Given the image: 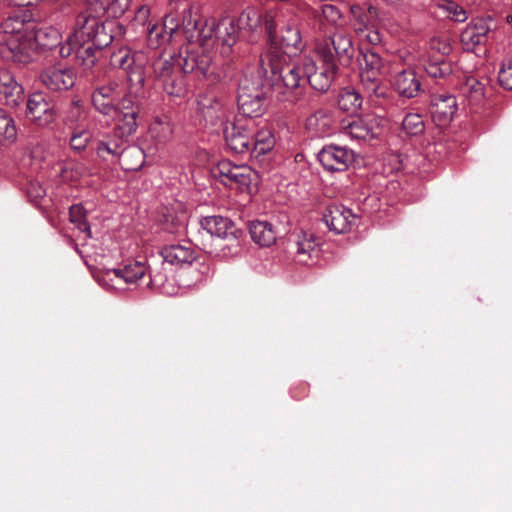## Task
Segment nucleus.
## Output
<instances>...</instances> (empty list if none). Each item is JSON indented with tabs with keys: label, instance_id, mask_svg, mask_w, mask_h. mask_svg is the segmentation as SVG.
<instances>
[{
	"label": "nucleus",
	"instance_id": "nucleus-26",
	"mask_svg": "<svg viewBox=\"0 0 512 512\" xmlns=\"http://www.w3.org/2000/svg\"><path fill=\"white\" fill-rule=\"evenodd\" d=\"M239 27L233 18L225 17L217 22L216 42L221 44V54L227 56L238 38Z\"/></svg>",
	"mask_w": 512,
	"mask_h": 512
},
{
	"label": "nucleus",
	"instance_id": "nucleus-28",
	"mask_svg": "<svg viewBox=\"0 0 512 512\" xmlns=\"http://www.w3.org/2000/svg\"><path fill=\"white\" fill-rule=\"evenodd\" d=\"M147 271L150 279L148 285L164 291L172 273L171 267L166 262H163L162 257L158 254L149 259Z\"/></svg>",
	"mask_w": 512,
	"mask_h": 512
},
{
	"label": "nucleus",
	"instance_id": "nucleus-13",
	"mask_svg": "<svg viewBox=\"0 0 512 512\" xmlns=\"http://www.w3.org/2000/svg\"><path fill=\"white\" fill-rule=\"evenodd\" d=\"M27 119L38 127H47L56 117V112L42 93H33L26 104Z\"/></svg>",
	"mask_w": 512,
	"mask_h": 512
},
{
	"label": "nucleus",
	"instance_id": "nucleus-61",
	"mask_svg": "<svg viewBox=\"0 0 512 512\" xmlns=\"http://www.w3.org/2000/svg\"><path fill=\"white\" fill-rule=\"evenodd\" d=\"M188 66H182L183 73H191L195 70V66H190V69H187Z\"/></svg>",
	"mask_w": 512,
	"mask_h": 512
},
{
	"label": "nucleus",
	"instance_id": "nucleus-32",
	"mask_svg": "<svg viewBox=\"0 0 512 512\" xmlns=\"http://www.w3.org/2000/svg\"><path fill=\"white\" fill-rule=\"evenodd\" d=\"M59 52L63 58L69 57L73 52H75L77 57L82 58V64H95L96 61V59L90 55L93 53L92 46H81L70 35L67 38L66 44L60 47Z\"/></svg>",
	"mask_w": 512,
	"mask_h": 512
},
{
	"label": "nucleus",
	"instance_id": "nucleus-45",
	"mask_svg": "<svg viewBox=\"0 0 512 512\" xmlns=\"http://www.w3.org/2000/svg\"><path fill=\"white\" fill-rule=\"evenodd\" d=\"M92 138V134L86 129H76L70 137V146L74 151L84 150Z\"/></svg>",
	"mask_w": 512,
	"mask_h": 512
},
{
	"label": "nucleus",
	"instance_id": "nucleus-44",
	"mask_svg": "<svg viewBox=\"0 0 512 512\" xmlns=\"http://www.w3.org/2000/svg\"><path fill=\"white\" fill-rule=\"evenodd\" d=\"M126 75L130 83L131 89L135 93L139 92V89L143 87L145 76L143 66H127Z\"/></svg>",
	"mask_w": 512,
	"mask_h": 512
},
{
	"label": "nucleus",
	"instance_id": "nucleus-25",
	"mask_svg": "<svg viewBox=\"0 0 512 512\" xmlns=\"http://www.w3.org/2000/svg\"><path fill=\"white\" fill-rule=\"evenodd\" d=\"M199 224L203 230L219 240L222 237H227V235L238 233V228L235 224L230 219L220 215L202 217Z\"/></svg>",
	"mask_w": 512,
	"mask_h": 512
},
{
	"label": "nucleus",
	"instance_id": "nucleus-60",
	"mask_svg": "<svg viewBox=\"0 0 512 512\" xmlns=\"http://www.w3.org/2000/svg\"><path fill=\"white\" fill-rule=\"evenodd\" d=\"M363 57H364L366 64L374 65V64H377L379 61V56L373 51H367L363 55Z\"/></svg>",
	"mask_w": 512,
	"mask_h": 512
},
{
	"label": "nucleus",
	"instance_id": "nucleus-59",
	"mask_svg": "<svg viewBox=\"0 0 512 512\" xmlns=\"http://www.w3.org/2000/svg\"><path fill=\"white\" fill-rule=\"evenodd\" d=\"M366 40L373 45H376L380 43L381 37L380 34L377 31L368 30V32L365 34Z\"/></svg>",
	"mask_w": 512,
	"mask_h": 512
},
{
	"label": "nucleus",
	"instance_id": "nucleus-47",
	"mask_svg": "<svg viewBox=\"0 0 512 512\" xmlns=\"http://www.w3.org/2000/svg\"><path fill=\"white\" fill-rule=\"evenodd\" d=\"M112 22H103L99 20V26L95 30V36L92 40L98 47L107 46L112 41V35L107 32V26H111Z\"/></svg>",
	"mask_w": 512,
	"mask_h": 512
},
{
	"label": "nucleus",
	"instance_id": "nucleus-42",
	"mask_svg": "<svg viewBox=\"0 0 512 512\" xmlns=\"http://www.w3.org/2000/svg\"><path fill=\"white\" fill-rule=\"evenodd\" d=\"M145 54L142 51H131L128 48H121L113 55V61L117 64H142Z\"/></svg>",
	"mask_w": 512,
	"mask_h": 512
},
{
	"label": "nucleus",
	"instance_id": "nucleus-35",
	"mask_svg": "<svg viewBox=\"0 0 512 512\" xmlns=\"http://www.w3.org/2000/svg\"><path fill=\"white\" fill-rule=\"evenodd\" d=\"M462 94L469 98L472 104H478L484 97V86L474 76H464L460 84Z\"/></svg>",
	"mask_w": 512,
	"mask_h": 512
},
{
	"label": "nucleus",
	"instance_id": "nucleus-21",
	"mask_svg": "<svg viewBox=\"0 0 512 512\" xmlns=\"http://www.w3.org/2000/svg\"><path fill=\"white\" fill-rule=\"evenodd\" d=\"M379 125L373 118H357L343 126V134L351 140L368 141L378 135Z\"/></svg>",
	"mask_w": 512,
	"mask_h": 512
},
{
	"label": "nucleus",
	"instance_id": "nucleus-11",
	"mask_svg": "<svg viewBox=\"0 0 512 512\" xmlns=\"http://www.w3.org/2000/svg\"><path fill=\"white\" fill-rule=\"evenodd\" d=\"M147 268L143 262L135 261L123 267L108 269L103 275V281L114 289H122L121 283L136 284L146 275Z\"/></svg>",
	"mask_w": 512,
	"mask_h": 512
},
{
	"label": "nucleus",
	"instance_id": "nucleus-23",
	"mask_svg": "<svg viewBox=\"0 0 512 512\" xmlns=\"http://www.w3.org/2000/svg\"><path fill=\"white\" fill-rule=\"evenodd\" d=\"M337 66H307L306 82L320 92L327 91L335 79Z\"/></svg>",
	"mask_w": 512,
	"mask_h": 512
},
{
	"label": "nucleus",
	"instance_id": "nucleus-50",
	"mask_svg": "<svg viewBox=\"0 0 512 512\" xmlns=\"http://www.w3.org/2000/svg\"><path fill=\"white\" fill-rule=\"evenodd\" d=\"M273 146H274V140H268V142H266V143H261V142L254 141L252 139L251 150H250L249 154L252 157L257 158V157L269 152L273 148Z\"/></svg>",
	"mask_w": 512,
	"mask_h": 512
},
{
	"label": "nucleus",
	"instance_id": "nucleus-9",
	"mask_svg": "<svg viewBox=\"0 0 512 512\" xmlns=\"http://www.w3.org/2000/svg\"><path fill=\"white\" fill-rule=\"evenodd\" d=\"M214 175L220 179L223 185L244 190L249 188L252 182L253 171L249 166L236 165L229 160H222L215 168Z\"/></svg>",
	"mask_w": 512,
	"mask_h": 512
},
{
	"label": "nucleus",
	"instance_id": "nucleus-7",
	"mask_svg": "<svg viewBox=\"0 0 512 512\" xmlns=\"http://www.w3.org/2000/svg\"><path fill=\"white\" fill-rule=\"evenodd\" d=\"M105 12L106 3L104 1L91 4L85 12L78 15L74 32L70 36L81 46H85L95 36V30L99 26V17Z\"/></svg>",
	"mask_w": 512,
	"mask_h": 512
},
{
	"label": "nucleus",
	"instance_id": "nucleus-46",
	"mask_svg": "<svg viewBox=\"0 0 512 512\" xmlns=\"http://www.w3.org/2000/svg\"><path fill=\"white\" fill-rule=\"evenodd\" d=\"M149 17L150 9L145 5L140 6L135 12L134 18L131 22L132 28L136 31L139 30V28H142L141 32L143 33L144 30H147L148 25L152 24L149 21Z\"/></svg>",
	"mask_w": 512,
	"mask_h": 512
},
{
	"label": "nucleus",
	"instance_id": "nucleus-31",
	"mask_svg": "<svg viewBox=\"0 0 512 512\" xmlns=\"http://www.w3.org/2000/svg\"><path fill=\"white\" fill-rule=\"evenodd\" d=\"M360 83L364 89L376 95H379L381 84L380 66H360L359 70Z\"/></svg>",
	"mask_w": 512,
	"mask_h": 512
},
{
	"label": "nucleus",
	"instance_id": "nucleus-53",
	"mask_svg": "<svg viewBox=\"0 0 512 512\" xmlns=\"http://www.w3.org/2000/svg\"><path fill=\"white\" fill-rule=\"evenodd\" d=\"M426 73L432 78H446L452 74V66H424Z\"/></svg>",
	"mask_w": 512,
	"mask_h": 512
},
{
	"label": "nucleus",
	"instance_id": "nucleus-3",
	"mask_svg": "<svg viewBox=\"0 0 512 512\" xmlns=\"http://www.w3.org/2000/svg\"><path fill=\"white\" fill-rule=\"evenodd\" d=\"M267 73L265 66H247L237 97L243 116L253 118L262 115L268 93L274 89V83L266 77Z\"/></svg>",
	"mask_w": 512,
	"mask_h": 512
},
{
	"label": "nucleus",
	"instance_id": "nucleus-51",
	"mask_svg": "<svg viewBox=\"0 0 512 512\" xmlns=\"http://www.w3.org/2000/svg\"><path fill=\"white\" fill-rule=\"evenodd\" d=\"M498 81L503 88L512 90V66H501L498 71Z\"/></svg>",
	"mask_w": 512,
	"mask_h": 512
},
{
	"label": "nucleus",
	"instance_id": "nucleus-34",
	"mask_svg": "<svg viewBox=\"0 0 512 512\" xmlns=\"http://www.w3.org/2000/svg\"><path fill=\"white\" fill-rule=\"evenodd\" d=\"M241 236L242 231L238 229V233H233L232 235H227V237H222L217 243V247H219V255L224 258L235 257L240 254L242 250L241 244Z\"/></svg>",
	"mask_w": 512,
	"mask_h": 512
},
{
	"label": "nucleus",
	"instance_id": "nucleus-20",
	"mask_svg": "<svg viewBox=\"0 0 512 512\" xmlns=\"http://www.w3.org/2000/svg\"><path fill=\"white\" fill-rule=\"evenodd\" d=\"M0 101L17 107L24 101V89L6 68L0 70Z\"/></svg>",
	"mask_w": 512,
	"mask_h": 512
},
{
	"label": "nucleus",
	"instance_id": "nucleus-64",
	"mask_svg": "<svg viewBox=\"0 0 512 512\" xmlns=\"http://www.w3.org/2000/svg\"><path fill=\"white\" fill-rule=\"evenodd\" d=\"M507 21L512 25V13L507 16Z\"/></svg>",
	"mask_w": 512,
	"mask_h": 512
},
{
	"label": "nucleus",
	"instance_id": "nucleus-55",
	"mask_svg": "<svg viewBox=\"0 0 512 512\" xmlns=\"http://www.w3.org/2000/svg\"><path fill=\"white\" fill-rule=\"evenodd\" d=\"M318 54L321 56L323 64H334V55L331 48L328 45L318 47Z\"/></svg>",
	"mask_w": 512,
	"mask_h": 512
},
{
	"label": "nucleus",
	"instance_id": "nucleus-37",
	"mask_svg": "<svg viewBox=\"0 0 512 512\" xmlns=\"http://www.w3.org/2000/svg\"><path fill=\"white\" fill-rule=\"evenodd\" d=\"M362 105L361 95L353 88H343L338 95V106L346 112H354Z\"/></svg>",
	"mask_w": 512,
	"mask_h": 512
},
{
	"label": "nucleus",
	"instance_id": "nucleus-12",
	"mask_svg": "<svg viewBox=\"0 0 512 512\" xmlns=\"http://www.w3.org/2000/svg\"><path fill=\"white\" fill-rule=\"evenodd\" d=\"M307 66H265L267 78L274 83V88L280 86L295 89L306 83Z\"/></svg>",
	"mask_w": 512,
	"mask_h": 512
},
{
	"label": "nucleus",
	"instance_id": "nucleus-43",
	"mask_svg": "<svg viewBox=\"0 0 512 512\" xmlns=\"http://www.w3.org/2000/svg\"><path fill=\"white\" fill-rule=\"evenodd\" d=\"M87 117L88 113L85 107L82 105L81 101L78 99H74L66 112V122L70 124H75L85 121Z\"/></svg>",
	"mask_w": 512,
	"mask_h": 512
},
{
	"label": "nucleus",
	"instance_id": "nucleus-49",
	"mask_svg": "<svg viewBox=\"0 0 512 512\" xmlns=\"http://www.w3.org/2000/svg\"><path fill=\"white\" fill-rule=\"evenodd\" d=\"M128 141V138H126L125 142H124V152L123 154L121 155H117L116 157H119L120 158V162H121V165L123 166L124 169L126 170H136L138 169L141 164H143V161H140V164L135 166V167H132V166H128L127 163H126V159L130 156H134V155H138L142 158V151L140 149H138L137 147H132V148H129L127 149L126 148V143Z\"/></svg>",
	"mask_w": 512,
	"mask_h": 512
},
{
	"label": "nucleus",
	"instance_id": "nucleus-4",
	"mask_svg": "<svg viewBox=\"0 0 512 512\" xmlns=\"http://www.w3.org/2000/svg\"><path fill=\"white\" fill-rule=\"evenodd\" d=\"M182 25L190 42L201 46L216 42L217 22L214 18H202L198 6L192 5L183 11Z\"/></svg>",
	"mask_w": 512,
	"mask_h": 512
},
{
	"label": "nucleus",
	"instance_id": "nucleus-36",
	"mask_svg": "<svg viewBox=\"0 0 512 512\" xmlns=\"http://www.w3.org/2000/svg\"><path fill=\"white\" fill-rule=\"evenodd\" d=\"M17 140V128L12 116L0 107V142L13 144Z\"/></svg>",
	"mask_w": 512,
	"mask_h": 512
},
{
	"label": "nucleus",
	"instance_id": "nucleus-48",
	"mask_svg": "<svg viewBox=\"0 0 512 512\" xmlns=\"http://www.w3.org/2000/svg\"><path fill=\"white\" fill-rule=\"evenodd\" d=\"M196 69L203 78L209 80L211 83H216L221 79L222 71L220 66H196Z\"/></svg>",
	"mask_w": 512,
	"mask_h": 512
},
{
	"label": "nucleus",
	"instance_id": "nucleus-17",
	"mask_svg": "<svg viewBox=\"0 0 512 512\" xmlns=\"http://www.w3.org/2000/svg\"><path fill=\"white\" fill-rule=\"evenodd\" d=\"M263 25L269 39V47L266 51V60L268 64H275L276 61H281L280 53L278 51V38L277 27L286 20L283 19L281 13L275 11H267L262 17ZM265 59H261V64H264Z\"/></svg>",
	"mask_w": 512,
	"mask_h": 512
},
{
	"label": "nucleus",
	"instance_id": "nucleus-10",
	"mask_svg": "<svg viewBox=\"0 0 512 512\" xmlns=\"http://www.w3.org/2000/svg\"><path fill=\"white\" fill-rule=\"evenodd\" d=\"M318 160L327 171L342 172L355 161V153L346 146L326 145L318 153Z\"/></svg>",
	"mask_w": 512,
	"mask_h": 512
},
{
	"label": "nucleus",
	"instance_id": "nucleus-30",
	"mask_svg": "<svg viewBox=\"0 0 512 512\" xmlns=\"http://www.w3.org/2000/svg\"><path fill=\"white\" fill-rule=\"evenodd\" d=\"M252 240L262 247H269L276 242L277 232L268 221H253L249 226Z\"/></svg>",
	"mask_w": 512,
	"mask_h": 512
},
{
	"label": "nucleus",
	"instance_id": "nucleus-40",
	"mask_svg": "<svg viewBox=\"0 0 512 512\" xmlns=\"http://www.w3.org/2000/svg\"><path fill=\"white\" fill-rule=\"evenodd\" d=\"M70 221L76 225L78 230L85 234V238H91V229L86 220V212L82 205L71 206L69 210Z\"/></svg>",
	"mask_w": 512,
	"mask_h": 512
},
{
	"label": "nucleus",
	"instance_id": "nucleus-57",
	"mask_svg": "<svg viewBox=\"0 0 512 512\" xmlns=\"http://www.w3.org/2000/svg\"><path fill=\"white\" fill-rule=\"evenodd\" d=\"M452 19L456 22H464L467 19L466 12L457 5L451 7Z\"/></svg>",
	"mask_w": 512,
	"mask_h": 512
},
{
	"label": "nucleus",
	"instance_id": "nucleus-19",
	"mask_svg": "<svg viewBox=\"0 0 512 512\" xmlns=\"http://www.w3.org/2000/svg\"><path fill=\"white\" fill-rule=\"evenodd\" d=\"M159 255L162 261L166 262L171 268H182L191 265L196 258L195 251L190 243L171 244L165 246Z\"/></svg>",
	"mask_w": 512,
	"mask_h": 512
},
{
	"label": "nucleus",
	"instance_id": "nucleus-27",
	"mask_svg": "<svg viewBox=\"0 0 512 512\" xmlns=\"http://www.w3.org/2000/svg\"><path fill=\"white\" fill-rule=\"evenodd\" d=\"M490 28L484 20L469 24L461 33V42L466 50H473L476 46L484 45L488 40Z\"/></svg>",
	"mask_w": 512,
	"mask_h": 512
},
{
	"label": "nucleus",
	"instance_id": "nucleus-38",
	"mask_svg": "<svg viewBox=\"0 0 512 512\" xmlns=\"http://www.w3.org/2000/svg\"><path fill=\"white\" fill-rule=\"evenodd\" d=\"M173 31L174 29L171 28L170 33L167 36V33H164V27L158 24H149L147 30H144L143 33L147 34L148 46L156 49L171 37Z\"/></svg>",
	"mask_w": 512,
	"mask_h": 512
},
{
	"label": "nucleus",
	"instance_id": "nucleus-22",
	"mask_svg": "<svg viewBox=\"0 0 512 512\" xmlns=\"http://www.w3.org/2000/svg\"><path fill=\"white\" fill-rule=\"evenodd\" d=\"M393 84L398 94L404 98H414L421 91L420 79L412 67L397 73Z\"/></svg>",
	"mask_w": 512,
	"mask_h": 512
},
{
	"label": "nucleus",
	"instance_id": "nucleus-39",
	"mask_svg": "<svg viewBox=\"0 0 512 512\" xmlns=\"http://www.w3.org/2000/svg\"><path fill=\"white\" fill-rule=\"evenodd\" d=\"M32 38L42 47L52 49L59 44L60 34L54 28L39 29L32 32Z\"/></svg>",
	"mask_w": 512,
	"mask_h": 512
},
{
	"label": "nucleus",
	"instance_id": "nucleus-1",
	"mask_svg": "<svg viewBox=\"0 0 512 512\" xmlns=\"http://www.w3.org/2000/svg\"><path fill=\"white\" fill-rule=\"evenodd\" d=\"M116 86L109 84L97 88L92 94L94 108L105 116H111L115 121L113 133L104 135L97 145V154L105 158L121 155L124 152V142L136 132L139 109L130 95L117 101Z\"/></svg>",
	"mask_w": 512,
	"mask_h": 512
},
{
	"label": "nucleus",
	"instance_id": "nucleus-18",
	"mask_svg": "<svg viewBox=\"0 0 512 512\" xmlns=\"http://www.w3.org/2000/svg\"><path fill=\"white\" fill-rule=\"evenodd\" d=\"M458 109L455 96L450 94H433L430 97V112L440 125L452 121Z\"/></svg>",
	"mask_w": 512,
	"mask_h": 512
},
{
	"label": "nucleus",
	"instance_id": "nucleus-52",
	"mask_svg": "<svg viewBox=\"0 0 512 512\" xmlns=\"http://www.w3.org/2000/svg\"><path fill=\"white\" fill-rule=\"evenodd\" d=\"M430 49L440 55H448L452 48L447 39L433 38L430 42Z\"/></svg>",
	"mask_w": 512,
	"mask_h": 512
},
{
	"label": "nucleus",
	"instance_id": "nucleus-63",
	"mask_svg": "<svg viewBox=\"0 0 512 512\" xmlns=\"http://www.w3.org/2000/svg\"><path fill=\"white\" fill-rule=\"evenodd\" d=\"M43 194H44V190L41 187H39V190H37V192H36V197H41Z\"/></svg>",
	"mask_w": 512,
	"mask_h": 512
},
{
	"label": "nucleus",
	"instance_id": "nucleus-16",
	"mask_svg": "<svg viewBox=\"0 0 512 512\" xmlns=\"http://www.w3.org/2000/svg\"><path fill=\"white\" fill-rule=\"evenodd\" d=\"M356 219L357 217L351 209L338 204L329 206L323 214V221L326 226L330 231H334L337 234L350 231Z\"/></svg>",
	"mask_w": 512,
	"mask_h": 512
},
{
	"label": "nucleus",
	"instance_id": "nucleus-41",
	"mask_svg": "<svg viewBox=\"0 0 512 512\" xmlns=\"http://www.w3.org/2000/svg\"><path fill=\"white\" fill-rule=\"evenodd\" d=\"M403 130L409 135H419L424 129L423 117L418 113H408L402 121Z\"/></svg>",
	"mask_w": 512,
	"mask_h": 512
},
{
	"label": "nucleus",
	"instance_id": "nucleus-2",
	"mask_svg": "<svg viewBox=\"0 0 512 512\" xmlns=\"http://www.w3.org/2000/svg\"><path fill=\"white\" fill-rule=\"evenodd\" d=\"M30 17L27 11H20L0 23V58L3 61L29 63L27 48L34 28Z\"/></svg>",
	"mask_w": 512,
	"mask_h": 512
},
{
	"label": "nucleus",
	"instance_id": "nucleus-58",
	"mask_svg": "<svg viewBox=\"0 0 512 512\" xmlns=\"http://www.w3.org/2000/svg\"><path fill=\"white\" fill-rule=\"evenodd\" d=\"M165 91L169 95L180 97V96H182L184 94L185 89L182 86H179L177 89H175L173 83H166L165 84Z\"/></svg>",
	"mask_w": 512,
	"mask_h": 512
},
{
	"label": "nucleus",
	"instance_id": "nucleus-14",
	"mask_svg": "<svg viewBox=\"0 0 512 512\" xmlns=\"http://www.w3.org/2000/svg\"><path fill=\"white\" fill-rule=\"evenodd\" d=\"M289 247L295 252L299 263L309 264V261L319 255V242L314 234L302 230L295 231L289 238Z\"/></svg>",
	"mask_w": 512,
	"mask_h": 512
},
{
	"label": "nucleus",
	"instance_id": "nucleus-6",
	"mask_svg": "<svg viewBox=\"0 0 512 512\" xmlns=\"http://www.w3.org/2000/svg\"><path fill=\"white\" fill-rule=\"evenodd\" d=\"M227 147L236 154H249L253 136V122L238 119L222 127Z\"/></svg>",
	"mask_w": 512,
	"mask_h": 512
},
{
	"label": "nucleus",
	"instance_id": "nucleus-8",
	"mask_svg": "<svg viewBox=\"0 0 512 512\" xmlns=\"http://www.w3.org/2000/svg\"><path fill=\"white\" fill-rule=\"evenodd\" d=\"M197 115L206 125L222 128L227 120V109L213 91L200 94L197 98Z\"/></svg>",
	"mask_w": 512,
	"mask_h": 512
},
{
	"label": "nucleus",
	"instance_id": "nucleus-24",
	"mask_svg": "<svg viewBox=\"0 0 512 512\" xmlns=\"http://www.w3.org/2000/svg\"><path fill=\"white\" fill-rule=\"evenodd\" d=\"M333 113L328 109H318L306 119V129L315 137H325L333 132Z\"/></svg>",
	"mask_w": 512,
	"mask_h": 512
},
{
	"label": "nucleus",
	"instance_id": "nucleus-29",
	"mask_svg": "<svg viewBox=\"0 0 512 512\" xmlns=\"http://www.w3.org/2000/svg\"><path fill=\"white\" fill-rule=\"evenodd\" d=\"M149 136L158 144H166L174 134V124L168 115L157 116L149 126Z\"/></svg>",
	"mask_w": 512,
	"mask_h": 512
},
{
	"label": "nucleus",
	"instance_id": "nucleus-56",
	"mask_svg": "<svg viewBox=\"0 0 512 512\" xmlns=\"http://www.w3.org/2000/svg\"><path fill=\"white\" fill-rule=\"evenodd\" d=\"M253 140L261 143H266L268 140H274L272 134L268 130H260L257 133L253 129Z\"/></svg>",
	"mask_w": 512,
	"mask_h": 512
},
{
	"label": "nucleus",
	"instance_id": "nucleus-33",
	"mask_svg": "<svg viewBox=\"0 0 512 512\" xmlns=\"http://www.w3.org/2000/svg\"><path fill=\"white\" fill-rule=\"evenodd\" d=\"M373 8L365 9L359 5L351 6L352 25L358 35L369 30L372 21Z\"/></svg>",
	"mask_w": 512,
	"mask_h": 512
},
{
	"label": "nucleus",
	"instance_id": "nucleus-5",
	"mask_svg": "<svg viewBox=\"0 0 512 512\" xmlns=\"http://www.w3.org/2000/svg\"><path fill=\"white\" fill-rule=\"evenodd\" d=\"M306 48L299 22L296 18H290L283 23L280 29L278 51L281 61L275 64H287L292 57L300 55Z\"/></svg>",
	"mask_w": 512,
	"mask_h": 512
},
{
	"label": "nucleus",
	"instance_id": "nucleus-54",
	"mask_svg": "<svg viewBox=\"0 0 512 512\" xmlns=\"http://www.w3.org/2000/svg\"><path fill=\"white\" fill-rule=\"evenodd\" d=\"M322 13L325 18H327L331 22H336L340 18V11L337 7L330 4H325L322 6Z\"/></svg>",
	"mask_w": 512,
	"mask_h": 512
},
{
	"label": "nucleus",
	"instance_id": "nucleus-15",
	"mask_svg": "<svg viewBox=\"0 0 512 512\" xmlns=\"http://www.w3.org/2000/svg\"><path fill=\"white\" fill-rule=\"evenodd\" d=\"M41 82L50 90H68L75 84L72 66H47L40 75Z\"/></svg>",
	"mask_w": 512,
	"mask_h": 512
},
{
	"label": "nucleus",
	"instance_id": "nucleus-62",
	"mask_svg": "<svg viewBox=\"0 0 512 512\" xmlns=\"http://www.w3.org/2000/svg\"><path fill=\"white\" fill-rule=\"evenodd\" d=\"M431 64H437V65L445 64V60L444 59H435L431 62Z\"/></svg>",
	"mask_w": 512,
	"mask_h": 512
}]
</instances>
